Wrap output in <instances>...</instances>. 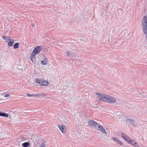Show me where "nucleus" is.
Returning a JSON list of instances; mask_svg holds the SVG:
<instances>
[{
    "mask_svg": "<svg viewBox=\"0 0 147 147\" xmlns=\"http://www.w3.org/2000/svg\"><path fill=\"white\" fill-rule=\"evenodd\" d=\"M95 94L101 101H115L116 100L114 97L106 94L96 92Z\"/></svg>",
    "mask_w": 147,
    "mask_h": 147,
    "instance_id": "f257e3e1",
    "label": "nucleus"
},
{
    "mask_svg": "<svg viewBox=\"0 0 147 147\" xmlns=\"http://www.w3.org/2000/svg\"><path fill=\"white\" fill-rule=\"evenodd\" d=\"M121 136L122 138L126 141L128 143L136 147H138L139 146L137 143L135 142L133 139L131 140L130 138L126 134L121 133Z\"/></svg>",
    "mask_w": 147,
    "mask_h": 147,
    "instance_id": "f03ea898",
    "label": "nucleus"
},
{
    "mask_svg": "<svg viewBox=\"0 0 147 147\" xmlns=\"http://www.w3.org/2000/svg\"><path fill=\"white\" fill-rule=\"evenodd\" d=\"M142 30L144 34H147V17L144 16L142 22Z\"/></svg>",
    "mask_w": 147,
    "mask_h": 147,
    "instance_id": "7ed1b4c3",
    "label": "nucleus"
},
{
    "mask_svg": "<svg viewBox=\"0 0 147 147\" xmlns=\"http://www.w3.org/2000/svg\"><path fill=\"white\" fill-rule=\"evenodd\" d=\"M35 81L36 82L40 84V85L42 86H47L49 84V82L47 81L39 79L37 78L35 79Z\"/></svg>",
    "mask_w": 147,
    "mask_h": 147,
    "instance_id": "20e7f679",
    "label": "nucleus"
},
{
    "mask_svg": "<svg viewBox=\"0 0 147 147\" xmlns=\"http://www.w3.org/2000/svg\"><path fill=\"white\" fill-rule=\"evenodd\" d=\"M97 130L101 132L102 134H107V132L105 129L101 125L98 124L96 128Z\"/></svg>",
    "mask_w": 147,
    "mask_h": 147,
    "instance_id": "39448f33",
    "label": "nucleus"
},
{
    "mask_svg": "<svg viewBox=\"0 0 147 147\" xmlns=\"http://www.w3.org/2000/svg\"><path fill=\"white\" fill-rule=\"evenodd\" d=\"M58 127L63 134H65L66 131V127L63 125H59Z\"/></svg>",
    "mask_w": 147,
    "mask_h": 147,
    "instance_id": "423d86ee",
    "label": "nucleus"
},
{
    "mask_svg": "<svg viewBox=\"0 0 147 147\" xmlns=\"http://www.w3.org/2000/svg\"><path fill=\"white\" fill-rule=\"evenodd\" d=\"M88 124L90 127H96V128L99 124L94 121L90 120L88 122Z\"/></svg>",
    "mask_w": 147,
    "mask_h": 147,
    "instance_id": "0eeeda50",
    "label": "nucleus"
},
{
    "mask_svg": "<svg viewBox=\"0 0 147 147\" xmlns=\"http://www.w3.org/2000/svg\"><path fill=\"white\" fill-rule=\"evenodd\" d=\"M41 47L40 46H38L36 47L33 50L32 52L36 54L38 53L41 50Z\"/></svg>",
    "mask_w": 147,
    "mask_h": 147,
    "instance_id": "6e6552de",
    "label": "nucleus"
},
{
    "mask_svg": "<svg viewBox=\"0 0 147 147\" xmlns=\"http://www.w3.org/2000/svg\"><path fill=\"white\" fill-rule=\"evenodd\" d=\"M36 55V54L33 52H32L30 54V58L32 62H33L35 61V56Z\"/></svg>",
    "mask_w": 147,
    "mask_h": 147,
    "instance_id": "1a4fd4ad",
    "label": "nucleus"
},
{
    "mask_svg": "<svg viewBox=\"0 0 147 147\" xmlns=\"http://www.w3.org/2000/svg\"><path fill=\"white\" fill-rule=\"evenodd\" d=\"M27 96L30 98L35 97L40 95V94L38 93L36 94H30V93H27Z\"/></svg>",
    "mask_w": 147,
    "mask_h": 147,
    "instance_id": "9d476101",
    "label": "nucleus"
},
{
    "mask_svg": "<svg viewBox=\"0 0 147 147\" xmlns=\"http://www.w3.org/2000/svg\"><path fill=\"white\" fill-rule=\"evenodd\" d=\"M112 140L115 142L117 143L118 144H119L121 146L122 145V143L119 140L117 139V138L114 137H113L112 138Z\"/></svg>",
    "mask_w": 147,
    "mask_h": 147,
    "instance_id": "9b49d317",
    "label": "nucleus"
},
{
    "mask_svg": "<svg viewBox=\"0 0 147 147\" xmlns=\"http://www.w3.org/2000/svg\"><path fill=\"white\" fill-rule=\"evenodd\" d=\"M140 95L142 98H147V92L142 91L139 93Z\"/></svg>",
    "mask_w": 147,
    "mask_h": 147,
    "instance_id": "f8f14e48",
    "label": "nucleus"
},
{
    "mask_svg": "<svg viewBox=\"0 0 147 147\" xmlns=\"http://www.w3.org/2000/svg\"><path fill=\"white\" fill-rule=\"evenodd\" d=\"M127 121L128 123L131 124L132 125H136L135 124V121L132 119H127Z\"/></svg>",
    "mask_w": 147,
    "mask_h": 147,
    "instance_id": "ddd939ff",
    "label": "nucleus"
},
{
    "mask_svg": "<svg viewBox=\"0 0 147 147\" xmlns=\"http://www.w3.org/2000/svg\"><path fill=\"white\" fill-rule=\"evenodd\" d=\"M48 59L47 58H45L41 61V63L42 65H45L47 63Z\"/></svg>",
    "mask_w": 147,
    "mask_h": 147,
    "instance_id": "4468645a",
    "label": "nucleus"
},
{
    "mask_svg": "<svg viewBox=\"0 0 147 147\" xmlns=\"http://www.w3.org/2000/svg\"><path fill=\"white\" fill-rule=\"evenodd\" d=\"M9 42L8 43V45L9 46H12L14 43V41L12 39H9Z\"/></svg>",
    "mask_w": 147,
    "mask_h": 147,
    "instance_id": "2eb2a0df",
    "label": "nucleus"
},
{
    "mask_svg": "<svg viewBox=\"0 0 147 147\" xmlns=\"http://www.w3.org/2000/svg\"><path fill=\"white\" fill-rule=\"evenodd\" d=\"M0 116L8 117L9 116V115L8 114L0 112Z\"/></svg>",
    "mask_w": 147,
    "mask_h": 147,
    "instance_id": "dca6fc26",
    "label": "nucleus"
},
{
    "mask_svg": "<svg viewBox=\"0 0 147 147\" xmlns=\"http://www.w3.org/2000/svg\"><path fill=\"white\" fill-rule=\"evenodd\" d=\"M20 45V43L19 42L16 43L13 45L14 48L15 49L19 48V47Z\"/></svg>",
    "mask_w": 147,
    "mask_h": 147,
    "instance_id": "f3484780",
    "label": "nucleus"
},
{
    "mask_svg": "<svg viewBox=\"0 0 147 147\" xmlns=\"http://www.w3.org/2000/svg\"><path fill=\"white\" fill-rule=\"evenodd\" d=\"M29 143L28 142H26L23 143L22 146L23 147H27L29 146Z\"/></svg>",
    "mask_w": 147,
    "mask_h": 147,
    "instance_id": "a211bd4d",
    "label": "nucleus"
},
{
    "mask_svg": "<svg viewBox=\"0 0 147 147\" xmlns=\"http://www.w3.org/2000/svg\"><path fill=\"white\" fill-rule=\"evenodd\" d=\"M140 92L137 90L134 91L133 92V94L136 96H138V94Z\"/></svg>",
    "mask_w": 147,
    "mask_h": 147,
    "instance_id": "6ab92c4d",
    "label": "nucleus"
},
{
    "mask_svg": "<svg viewBox=\"0 0 147 147\" xmlns=\"http://www.w3.org/2000/svg\"><path fill=\"white\" fill-rule=\"evenodd\" d=\"M46 146V144L45 142H43L40 145L39 147H45Z\"/></svg>",
    "mask_w": 147,
    "mask_h": 147,
    "instance_id": "aec40b11",
    "label": "nucleus"
},
{
    "mask_svg": "<svg viewBox=\"0 0 147 147\" xmlns=\"http://www.w3.org/2000/svg\"><path fill=\"white\" fill-rule=\"evenodd\" d=\"M65 119V117L63 115H61L59 118V119L61 121H63L64 119Z\"/></svg>",
    "mask_w": 147,
    "mask_h": 147,
    "instance_id": "412c9836",
    "label": "nucleus"
},
{
    "mask_svg": "<svg viewBox=\"0 0 147 147\" xmlns=\"http://www.w3.org/2000/svg\"><path fill=\"white\" fill-rule=\"evenodd\" d=\"M2 38L4 39L5 40H9V39H10L9 38H8L7 36H3Z\"/></svg>",
    "mask_w": 147,
    "mask_h": 147,
    "instance_id": "4be33fe9",
    "label": "nucleus"
},
{
    "mask_svg": "<svg viewBox=\"0 0 147 147\" xmlns=\"http://www.w3.org/2000/svg\"><path fill=\"white\" fill-rule=\"evenodd\" d=\"M66 54L67 56H69L70 55V53L69 51H67L66 53Z\"/></svg>",
    "mask_w": 147,
    "mask_h": 147,
    "instance_id": "5701e85b",
    "label": "nucleus"
},
{
    "mask_svg": "<svg viewBox=\"0 0 147 147\" xmlns=\"http://www.w3.org/2000/svg\"><path fill=\"white\" fill-rule=\"evenodd\" d=\"M73 55L72 56V57H76L77 55V54L76 53H73Z\"/></svg>",
    "mask_w": 147,
    "mask_h": 147,
    "instance_id": "b1692460",
    "label": "nucleus"
},
{
    "mask_svg": "<svg viewBox=\"0 0 147 147\" xmlns=\"http://www.w3.org/2000/svg\"><path fill=\"white\" fill-rule=\"evenodd\" d=\"M10 96V95L9 94H6L5 96H4V97H7L9 96Z\"/></svg>",
    "mask_w": 147,
    "mask_h": 147,
    "instance_id": "393cba45",
    "label": "nucleus"
},
{
    "mask_svg": "<svg viewBox=\"0 0 147 147\" xmlns=\"http://www.w3.org/2000/svg\"><path fill=\"white\" fill-rule=\"evenodd\" d=\"M109 103L111 104H114L115 102H108Z\"/></svg>",
    "mask_w": 147,
    "mask_h": 147,
    "instance_id": "a878e982",
    "label": "nucleus"
},
{
    "mask_svg": "<svg viewBox=\"0 0 147 147\" xmlns=\"http://www.w3.org/2000/svg\"><path fill=\"white\" fill-rule=\"evenodd\" d=\"M0 95H3V94H4L3 93H0Z\"/></svg>",
    "mask_w": 147,
    "mask_h": 147,
    "instance_id": "bb28decb",
    "label": "nucleus"
}]
</instances>
